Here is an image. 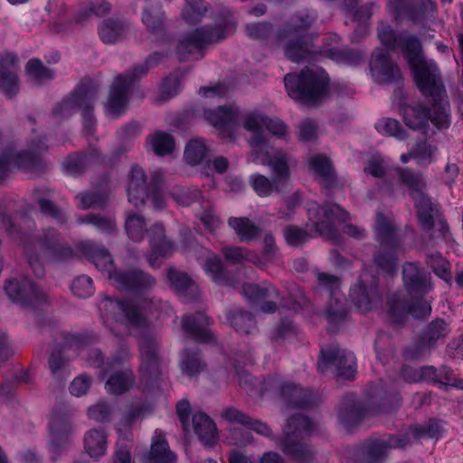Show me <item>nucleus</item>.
<instances>
[{
  "label": "nucleus",
  "mask_w": 463,
  "mask_h": 463,
  "mask_svg": "<svg viewBox=\"0 0 463 463\" xmlns=\"http://www.w3.org/2000/svg\"><path fill=\"white\" fill-rule=\"evenodd\" d=\"M152 301L121 300L116 305L124 317V324L129 334L138 342L141 357V380L146 384L157 380L161 375L159 348L156 334L147 318V307Z\"/></svg>",
  "instance_id": "1"
},
{
  "label": "nucleus",
  "mask_w": 463,
  "mask_h": 463,
  "mask_svg": "<svg viewBox=\"0 0 463 463\" xmlns=\"http://www.w3.org/2000/svg\"><path fill=\"white\" fill-rule=\"evenodd\" d=\"M402 52L413 71L417 87L423 95H433L437 99L444 92L439 68L433 61H426L421 53V43L415 36L401 40Z\"/></svg>",
  "instance_id": "2"
},
{
  "label": "nucleus",
  "mask_w": 463,
  "mask_h": 463,
  "mask_svg": "<svg viewBox=\"0 0 463 463\" xmlns=\"http://www.w3.org/2000/svg\"><path fill=\"white\" fill-rule=\"evenodd\" d=\"M314 17L308 14L297 15L285 24L278 33V38L285 42V54L294 62L318 60L322 52L314 49V45L306 40L304 33L311 26Z\"/></svg>",
  "instance_id": "3"
},
{
  "label": "nucleus",
  "mask_w": 463,
  "mask_h": 463,
  "mask_svg": "<svg viewBox=\"0 0 463 463\" xmlns=\"http://www.w3.org/2000/svg\"><path fill=\"white\" fill-rule=\"evenodd\" d=\"M289 97L314 104L325 97L329 90V77L321 68H305L299 74L288 73L284 77Z\"/></svg>",
  "instance_id": "4"
},
{
  "label": "nucleus",
  "mask_w": 463,
  "mask_h": 463,
  "mask_svg": "<svg viewBox=\"0 0 463 463\" xmlns=\"http://www.w3.org/2000/svg\"><path fill=\"white\" fill-rule=\"evenodd\" d=\"M431 98L432 112L421 103H413L401 107V115L404 124L412 130H420L424 136L428 135V122L430 120L439 129L449 126L448 114L449 104L446 100V90L439 99L433 95H424Z\"/></svg>",
  "instance_id": "5"
},
{
  "label": "nucleus",
  "mask_w": 463,
  "mask_h": 463,
  "mask_svg": "<svg viewBox=\"0 0 463 463\" xmlns=\"http://www.w3.org/2000/svg\"><path fill=\"white\" fill-rule=\"evenodd\" d=\"M163 56L162 53L155 52L147 57L143 64L135 66L131 71L115 78L106 105L110 114L118 117L125 113L128 106V92L131 84L139 76L145 75L149 69L156 67L162 61Z\"/></svg>",
  "instance_id": "6"
},
{
  "label": "nucleus",
  "mask_w": 463,
  "mask_h": 463,
  "mask_svg": "<svg viewBox=\"0 0 463 463\" xmlns=\"http://www.w3.org/2000/svg\"><path fill=\"white\" fill-rule=\"evenodd\" d=\"M419 223L434 241H447L449 238V227L446 222L440 205L428 194H420L414 200Z\"/></svg>",
  "instance_id": "7"
},
{
  "label": "nucleus",
  "mask_w": 463,
  "mask_h": 463,
  "mask_svg": "<svg viewBox=\"0 0 463 463\" xmlns=\"http://www.w3.org/2000/svg\"><path fill=\"white\" fill-rule=\"evenodd\" d=\"M260 385V395L269 392L279 395L283 402L292 408L307 409L315 402L310 390L304 389L294 382L284 380L279 375L269 376Z\"/></svg>",
  "instance_id": "8"
},
{
  "label": "nucleus",
  "mask_w": 463,
  "mask_h": 463,
  "mask_svg": "<svg viewBox=\"0 0 463 463\" xmlns=\"http://www.w3.org/2000/svg\"><path fill=\"white\" fill-rule=\"evenodd\" d=\"M226 37L222 24L205 25L187 33L178 43L176 52L180 61H186L189 56L196 59L203 56V50L210 44L218 43Z\"/></svg>",
  "instance_id": "9"
},
{
  "label": "nucleus",
  "mask_w": 463,
  "mask_h": 463,
  "mask_svg": "<svg viewBox=\"0 0 463 463\" xmlns=\"http://www.w3.org/2000/svg\"><path fill=\"white\" fill-rule=\"evenodd\" d=\"M100 89L101 86L97 80L82 79L68 98L54 106L52 114L65 118L71 117L77 109L92 110Z\"/></svg>",
  "instance_id": "10"
},
{
  "label": "nucleus",
  "mask_w": 463,
  "mask_h": 463,
  "mask_svg": "<svg viewBox=\"0 0 463 463\" xmlns=\"http://www.w3.org/2000/svg\"><path fill=\"white\" fill-rule=\"evenodd\" d=\"M410 443L408 435H390L383 439H367L354 449L353 457L357 463H383L389 449L404 448Z\"/></svg>",
  "instance_id": "11"
},
{
  "label": "nucleus",
  "mask_w": 463,
  "mask_h": 463,
  "mask_svg": "<svg viewBox=\"0 0 463 463\" xmlns=\"http://www.w3.org/2000/svg\"><path fill=\"white\" fill-rule=\"evenodd\" d=\"M322 360L318 363L321 372L332 371L336 376L352 379L355 373L354 356L337 345L321 349Z\"/></svg>",
  "instance_id": "12"
},
{
  "label": "nucleus",
  "mask_w": 463,
  "mask_h": 463,
  "mask_svg": "<svg viewBox=\"0 0 463 463\" xmlns=\"http://www.w3.org/2000/svg\"><path fill=\"white\" fill-rule=\"evenodd\" d=\"M5 290L10 299L24 307L35 309L48 303L45 293L38 289L35 284L27 278L21 280L16 279L7 280Z\"/></svg>",
  "instance_id": "13"
},
{
  "label": "nucleus",
  "mask_w": 463,
  "mask_h": 463,
  "mask_svg": "<svg viewBox=\"0 0 463 463\" xmlns=\"http://www.w3.org/2000/svg\"><path fill=\"white\" fill-rule=\"evenodd\" d=\"M94 339L95 336L90 334L64 335L61 346L57 349H52L49 354L48 365L52 374L59 382H61L69 366V360L63 356V351L67 349L78 350L90 344Z\"/></svg>",
  "instance_id": "14"
},
{
  "label": "nucleus",
  "mask_w": 463,
  "mask_h": 463,
  "mask_svg": "<svg viewBox=\"0 0 463 463\" xmlns=\"http://www.w3.org/2000/svg\"><path fill=\"white\" fill-rule=\"evenodd\" d=\"M350 298L361 312H369L377 307L383 300L377 278L363 273L358 283L351 288Z\"/></svg>",
  "instance_id": "15"
},
{
  "label": "nucleus",
  "mask_w": 463,
  "mask_h": 463,
  "mask_svg": "<svg viewBox=\"0 0 463 463\" xmlns=\"http://www.w3.org/2000/svg\"><path fill=\"white\" fill-rule=\"evenodd\" d=\"M109 281L120 290L135 293L147 292L156 285L154 276L139 269L110 272Z\"/></svg>",
  "instance_id": "16"
},
{
  "label": "nucleus",
  "mask_w": 463,
  "mask_h": 463,
  "mask_svg": "<svg viewBox=\"0 0 463 463\" xmlns=\"http://www.w3.org/2000/svg\"><path fill=\"white\" fill-rule=\"evenodd\" d=\"M314 228L320 235L329 240L337 241L339 233L335 222H345L349 213L337 203H326L315 210Z\"/></svg>",
  "instance_id": "17"
},
{
  "label": "nucleus",
  "mask_w": 463,
  "mask_h": 463,
  "mask_svg": "<svg viewBox=\"0 0 463 463\" xmlns=\"http://www.w3.org/2000/svg\"><path fill=\"white\" fill-rule=\"evenodd\" d=\"M71 416V411L65 408L55 409L52 411L50 420V446L53 453L63 452L70 443L72 432Z\"/></svg>",
  "instance_id": "18"
},
{
  "label": "nucleus",
  "mask_w": 463,
  "mask_h": 463,
  "mask_svg": "<svg viewBox=\"0 0 463 463\" xmlns=\"http://www.w3.org/2000/svg\"><path fill=\"white\" fill-rule=\"evenodd\" d=\"M33 150L16 152L14 149H7L0 155V182L5 179L13 165L17 167H35L40 162L39 154L47 148L44 143L41 142Z\"/></svg>",
  "instance_id": "19"
},
{
  "label": "nucleus",
  "mask_w": 463,
  "mask_h": 463,
  "mask_svg": "<svg viewBox=\"0 0 463 463\" xmlns=\"http://www.w3.org/2000/svg\"><path fill=\"white\" fill-rule=\"evenodd\" d=\"M35 241L46 256L53 261H65L74 256L71 247L54 228L43 229Z\"/></svg>",
  "instance_id": "20"
},
{
  "label": "nucleus",
  "mask_w": 463,
  "mask_h": 463,
  "mask_svg": "<svg viewBox=\"0 0 463 463\" xmlns=\"http://www.w3.org/2000/svg\"><path fill=\"white\" fill-rule=\"evenodd\" d=\"M373 76L379 82L399 81L402 78L399 67L391 61L388 50L376 49L370 62Z\"/></svg>",
  "instance_id": "21"
},
{
  "label": "nucleus",
  "mask_w": 463,
  "mask_h": 463,
  "mask_svg": "<svg viewBox=\"0 0 463 463\" xmlns=\"http://www.w3.org/2000/svg\"><path fill=\"white\" fill-rule=\"evenodd\" d=\"M404 287L410 296L416 298L431 289L430 276L414 262H408L402 269Z\"/></svg>",
  "instance_id": "22"
},
{
  "label": "nucleus",
  "mask_w": 463,
  "mask_h": 463,
  "mask_svg": "<svg viewBox=\"0 0 463 463\" xmlns=\"http://www.w3.org/2000/svg\"><path fill=\"white\" fill-rule=\"evenodd\" d=\"M278 446L294 463H311L317 456V450L312 445L291 436L281 437Z\"/></svg>",
  "instance_id": "23"
},
{
  "label": "nucleus",
  "mask_w": 463,
  "mask_h": 463,
  "mask_svg": "<svg viewBox=\"0 0 463 463\" xmlns=\"http://www.w3.org/2000/svg\"><path fill=\"white\" fill-rule=\"evenodd\" d=\"M374 231L379 246L383 249L401 248L402 239L397 233L396 224L392 216L377 212Z\"/></svg>",
  "instance_id": "24"
},
{
  "label": "nucleus",
  "mask_w": 463,
  "mask_h": 463,
  "mask_svg": "<svg viewBox=\"0 0 463 463\" xmlns=\"http://www.w3.org/2000/svg\"><path fill=\"white\" fill-rule=\"evenodd\" d=\"M104 156L98 147L90 145L85 153H73L68 156L62 163L67 173L72 175L82 174L91 164H101L104 162Z\"/></svg>",
  "instance_id": "25"
},
{
  "label": "nucleus",
  "mask_w": 463,
  "mask_h": 463,
  "mask_svg": "<svg viewBox=\"0 0 463 463\" xmlns=\"http://www.w3.org/2000/svg\"><path fill=\"white\" fill-rule=\"evenodd\" d=\"M148 183L145 170L138 166H132L128 174V201L134 206L138 207L145 203L148 197Z\"/></svg>",
  "instance_id": "26"
},
{
  "label": "nucleus",
  "mask_w": 463,
  "mask_h": 463,
  "mask_svg": "<svg viewBox=\"0 0 463 463\" xmlns=\"http://www.w3.org/2000/svg\"><path fill=\"white\" fill-rule=\"evenodd\" d=\"M210 318L203 313L198 312L182 317V327L189 336L203 344L210 343L213 339L208 326Z\"/></svg>",
  "instance_id": "27"
},
{
  "label": "nucleus",
  "mask_w": 463,
  "mask_h": 463,
  "mask_svg": "<svg viewBox=\"0 0 463 463\" xmlns=\"http://www.w3.org/2000/svg\"><path fill=\"white\" fill-rule=\"evenodd\" d=\"M309 166L316 178L326 189L338 186V179L331 160L324 155H317L309 159Z\"/></svg>",
  "instance_id": "28"
},
{
  "label": "nucleus",
  "mask_w": 463,
  "mask_h": 463,
  "mask_svg": "<svg viewBox=\"0 0 463 463\" xmlns=\"http://www.w3.org/2000/svg\"><path fill=\"white\" fill-rule=\"evenodd\" d=\"M166 276L171 287L179 296L189 300L199 297V288L187 273L171 267L167 269Z\"/></svg>",
  "instance_id": "29"
},
{
  "label": "nucleus",
  "mask_w": 463,
  "mask_h": 463,
  "mask_svg": "<svg viewBox=\"0 0 463 463\" xmlns=\"http://www.w3.org/2000/svg\"><path fill=\"white\" fill-rule=\"evenodd\" d=\"M237 116V109L223 106H220L216 109L204 110L205 118L218 128L224 137H232V126Z\"/></svg>",
  "instance_id": "30"
},
{
  "label": "nucleus",
  "mask_w": 463,
  "mask_h": 463,
  "mask_svg": "<svg viewBox=\"0 0 463 463\" xmlns=\"http://www.w3.org/2000/svg\"><path fill=\"white\" fill-rule=\"evenodd\" d=\"M365 413L366 409L354 394H346L338 407V418L346 428L358 423Z\"/></svg>",
  "instance_id": "31"
},
{
  "label": "nucleus",
  "mask_w": 463,
  "mask_h": 463,
  "mask_svg": "<svg viewBox=\"0 0 463 463\" xmlns=\"http://www.w3.org/2000/svg\"><path fill=\"white\" fill-rule=\"evenodd\" d=\"M150 245L152 253L148 256V262L153 265L156 255L166 257L173 250V243L165 235V228L162 224L156 223L149 232Z\"/></svg>",
  "instance_id": "32"
},
{
  "label": "nucleus",
  "mask_w": 463,
  "mask_h": 463,
  "mask_svg": "<svg viewBox=\"0 0 463 463\" xmlns=\"http://www.w3.org/2000/svg\"><path fill=\"white\" fill-rule=\"evenodd\" d=\"M230 326L241 335H250L257 330L254 316L241 307H233L227 312Z\"/></svg>",
  "instance_id": "33"
},
{
  "label": "nucleus",
  "mask_w": 463,
  "mask_h": 463,
  "mask_svg": "<svg viewBox=\"0 0 463 463\" xmlns=\"http://www.w3.org/2000/svg\"><path fill=\"white\" fill-rule=\"evenodd\" d=\"M164 13L160 10L146 8L142 14V22L146 26L154 42H165L168 40L164 24Z\"/></svg>",
  "instance_id": "34"
},
{
  "label": "nucleus",
  "mask_w": 463,
  "mask_h": 463,
  "mask_svg": "<svg viewBox=\"0 0 463 463\" xmlns=\"http://www.w3.org/2000/svg\"><path fill=\"white\" fill-rule=\"evenodd\" d=\"M438 11L434 0H413L405 8V15L413 23L421 24L435 17Z\"/></svg>",
  "instance_id": "35"
},
{
  "label": "nucleus",
  "mask_w": 463,
  "mask_h": 463,
  "mask_svg": "<svg viewBox=\"0 0 463 463\" xmlns=\"http://www.w3.org/2000/svg\"><path fill=\"white\" fill-rule=\"evenodd\" d=\"M80 251L89 258L94 265L101 270H107L109 274L113 265V260L109 252L103 248H99L90 241H83L79 245Z\"/></svg>",
  "instance_id": "36"
},
{
  "label": "nucleus",
  "mask_w": 463,
  "mask_h": 463,
  "mask_svg": "<svg viewBox=\"0 0 463 463\" xmlns=\"http://www.w3.org/2000/svg\"><path fill=\"white\" fill-rule=\"evenodd\" d=\"M193 429L204 445H212L216 439V425L204 412L194 414Z\"/></svg>",
  "instance_id": "37"
},
{
  "label": "nucleus",
  "mask_w": 463,
  "mask_h": 463,
  "mask_svg": "<svg viewBox=\"0 0 463 463\" xmlns=\"http://www.w3.org/2000/svg\"><path fill=\"white\" fill-rule=\"evenodd\" d=\"M84 450L92 458H99L105 455L108 448L107 434L98 429H91L86 432L83 439Z\"/></svg>",
  "instance_id": "38"
},
{
  "label": "nucleus",
  "mask_w": 463,
  "mask_h": 463,
  "mask_svg": "<svg viewBox=\"0 0 463 463\" xmlns=\"http://www.w3.org/2000/svg\"><path fill=\"white\" fill-rule=\"evenodd\" d=\"M203 269L214 283L235 288L234 281L230 278L222 260L216 254H211L206 258Z\"/></svg>",
  "instance_id": "39"
},
{
  "label": "nucleus",
  "mask_w": 463,
  "mask_h": 463,
  "mask_svg": "<svg viewBox=\"0 0 463 463\" xmlns=\"http://www.w3.org/2000/svg\"><path fill=\"white\" fill-rule=\"evenodd\" d=\"M33 199L43 215L54 220L60 225L67 223V213L56 203L43 196L39 191L33 192Z\"/></svg>",
  "instance_id": "40"
},
{
  "label": "nucleus",
  "mask_w": 463,
  "mask_h": 463,
  "mask_svg": "<svg viewBox=\"0 0 463 463\" xmlns=\"http://www.w3.org/2000/svg\"><path fill=\"white\" fill-rule=\"evenodd\" d=\"M288 161V156L282 152L277 153L268 161V165L272 169L275 185H280L281 188L287 184L290 177Z\"/></svg>",
  "instance_id": "41"
},
{
  "label": "nucleus",
  "mask_w": 463,
  "mask_h": 463,
  "mask_svg": "<svg viewBox=\"0 0 463 463\" xmlns=\"http://www.w3.org/2000/svg\"><path fill=\"white\" fill-rule=\"evenodd\" d=\"M348 314L345 298L341 294H335L330 297L327 307L325 309V317L330 325H339L343 323Z\"/></svg>",
  "instance_id": "42"
},
{
  "label": "nucleus",
  "mask_w": 463,
  "mask_h": 463,
  "mask_svg": "<svg viewBox=\"0 0 463 463\" xmlns=\"http://www.w3.org/2000/svg\"><path fill=\"white\" fill-rule=\"evenodd\" d=\"M135 383V376L130 369L113 373L106 383L108 391L112 394H122L130 390Z\"/></svg>",
  "instance_id": "43"
},
{
  "label": "nucleus",
  "mask_w": 463,
  "mask_h": 463,
  "mask_svg": "<svg viewBox=\"0 0 463 463\" xmlns=\"http://www.w3.org/2000/svg\"><path fill=\"white\" fill-rule=\"evenodd\" d=\"M397 172L400 181L409 189L413 200L425 194L426 182L420 173L409 168H399Z\"/></svg>",
  "instance_id": "44"
},
{
  "label": "nucleus",
  "mask_w": 463,
  "mask_h": 463,
  "mask_svg": "<svg viewBox=\"0 0 463 463\" xmlns=\"http://www.w3.org/2000/svg\"><path fill=\"white\" fill-rule=\"evenodd\" d=\"M313 430L314 423L310 419L303 414L297 413L288 418L283 436H291L298 439L302 435L311 434Z\"/></svg>",
  "instance_id": "45"
},
{
  "label": "nucleus",
  "mask_w": 463,
  "mask_h": 463,
  "mask_svg": "<svg viewBox=\"0 0 463 463\" xmlns=\"http://www.w3.org/2000/svg\"><path fill=\"white\" fill-rule=\"evenodd\" d=\"M266 117L256 112H250L246 115L244 119L245 129L254 133L250 139V145L253 149L260 147L265 144V138L261 135V128L264 127ZM257 154V150H254Z\"/></svg>",
  "instance_id": "46"
},
{
  "label": "nucleus",
  "mask_w": 463,
  "mask_h": 463,
  "mask_svg": "<svg viewBox=\"0 0 463 463\" xmlns=\"http://www.w3.org/2000/svg\"><path fill=\"white\" fill-rule=\"evenodd\" d=\"M205 363L201 357L199 349H184V355L180 364L183 373L189 376H195L205 369Z\"/></svg>",
  "instance_id": "47"
},
{
  "label": "nucleus",
  "mask_w": 463,
  "mask_h": 463,
  "mask_svg": "<svg viewBox=\"0 0 463 463\" xmlns=\"http://www.w3.org/2000/svg\"><path fill=\"white\" fill-rule=\"evenodd\" d=\"M126 31V24L118 19L105 20L99 30L100 39L105 43H114L120 40Z\"/></svg>",
  "instance_id": "48"
},
{
  "label": "nucleus",
  "mask_w": 463,
  "mask_h": 463,
  "mask_svg": "<svg viewBox=\"0 0 463 463\" xmlns=\"http://www.w3.org/2000/svg\"><path fill=\"white\" fill-rule=\"evenodd\" d=\"M146 463H176V456L169 449L167 442L158 438L151 445Z\"/></svg>",
  "instance_id": "49"
},
{
  "label": "nucleus",
  "mask_w": 463,
  "mask_h": 463,
  "mask_svg": "<svg viewBox=\"0 0 463 463\" xmlns=\"http://www.w3.org/2000/svg\"><path fill=\"white\" fill-rule=\"evenodd\" d=\"M399 249H383L379 246V250L373 257L375 266L387 274L392 275L397 269V250Z\"/></svg>",
  "instance_id": "50"
},
{
  "label": "nucleus",
  "mask_w": 463,
  "mask_h": 463,
  "mask_svg": "<svg viewBox=\"0 0 463 463\" xmlns=\"http://www.w3.org/2000/svg\"><path fill=\"white\" fill-rule=\"evenodd\" d=\"M125 230L132 241H140L147 232L144 217L136 213H128L125 222Z\"/></svg>",
  "instance_id": "51"
},
{
  "label": "nucleus",
  "mask_w": 463,
  "mask_h": 463,
  "mask_svg": "<svg viewBox=\"0 0 463 463\" xmlns=\"http://www.w3.org/2000/svg\"><path fill=\"white\" fill-rule=\"evenodd\" d=\"M207 10L208 6L203 0H184L182 17L188 24H194L201 22Z\"/></svg>",
  "instance_id": "52"
},
{
  "label": "nucleus",
  "mask_w": 463,
  "mask_h": 463,
  "mask_svg": "<svg viewBox=\"0 0 463 463\" xmlns=\"http://www.w3.org/2000/svg\"><path fill=\"white\" fill-rule=\"evenodd\" d=\"M325 53L337 62L351 66L359 64L364 59L361 52L348 48H331L326 50Z\"/></svg>",
  "instance_id": "53"
},
{
  "label": "nucleus",
  "mask_w": 463,
  "mask_h": 463,
  "mask_svg": "<svg viewBox=\"0 0 463 463\" xmlns=\"http://www.w3.org/2000/svg\"><path fill=\"white\" fill-rule=\"evenodd\" d=\"M241 292L248 299L254 302L279 297V291L274 287L263 288L254 283L244 284Z\"/></svg>",
  "instance_id": "54"
},
{
  "label": "nucleus",
  "mask_w": 463,
  "mask_h": 463,
  "mask_svg": "<svg viewBox=\"0 0 463 463\" xmlns=\"http://www.w3.org/2000/svg\"><path fill=\"white\" fill-rule=\"evenodd\" d=\"M228 222L241 237V241H249L259 235L260 229L248 218H230Z\"/></svg>",
  "instance_id": "55"
},
{
  "label": "nucleus",
  "mask_w": 463,
  "mask_h": 463,
  "mask_svg": "<svg viewBox=\"0 0 463 463\" xmlns=\"http://www.w3.org/2000/svg\"><path fill=\"white\" fill-rule=\"evenodd\" d=\"M449 333L448 324L444 319L437 318L430 322L421 334L432 345L444 340Z\"/></svg>",
  "instance_id": "56"
},
{
  "label": "nucleus",
  "mask_w": 463,
  "mask_h": 463,
  "mask_svg": "<svg viewBox=\"0 0 463 463\" xmlns=\"http://www.w3.org/2000/svg\"><path fill=\"white\" fill-rule=\"evenodd\" d=\"M26 72L32 80L42 82L43 80H51L54 78V71L44 66L39 59H31L25 66Z\"/></svg>",
  "instance_id": "57"
},
{
  "label": "nucleus",
  "mask_w": 463,
  "mask_h": 463,
  "mask_svg": "<svg viewBox=\"0 0 463 463\" xmlns=\"http://www.w3.org/2000/svg\"><path fill=\"white\" fill-rule=\"evenodd\" d=\"M250 184L255 193L261 197L269 196L272 192L279 193L281 191L280 185H275L273 179H269L263 175L254 174L250 177Z\"/></svg>",
  "instance_id": "58"
},
{
  "label": "nucleus",
  "mask_w": 463,
  "mask_h": 463,
  "mask_svg": "<svg viewBox=\"0 0 463 463\" xmlns=\"http://www.w3.org/2000/svg\"><path fill=\"white\" fill-rule=\"evenodd\" d=\"M207 148L202 139H192L185 146L184 159L191 165L201 164L206 157Z\"/></svg>",
  "instance_id": "59"
},
{
  "label": "nucleus",
  "mask_w": 463,
  "mask_h": 463,
  "mask_svg": "<svg viewBox=\"0 0 463 463\" xmlns=\"http://www.w3.org/2000/svg\"><path fill=\"white\" fill-rule=\"evenodd\" d=\"M172 198L180 205L189 206L204 199L202 192L194 187H175L170 193Z\"/></svg>",
  "instance_id": "60"
},
{
  "label": "nucleus",
  "mask_w": 463,
  "mask_h": 463,
  "mask_svg": "<svg viewBox=\"0 0 463 463\" xmlns=\"http://www.w3.org/2000/svg\"><path fill=\"white\" fill-rule=\"evenodd\" d=\"M79 201V207L83 210L89 208H99L106 204L109 194L107 192H84L75 197Z\"/></svg>",
  "instance_id": "61"
},
{
  "label": "nucleus",
  "mask_w": 463,
  "mask_h": 463,
  "mask_svg": "<svg viewBox=\"0 0 463 463\" xmlns=\"http://www.w3.org/2000/svg\"><path fill=\"white\" fill-rule=\"evenodd\" d=\"M360 0H342L343 8L354 21L369 19L373 14V2L358 6Z\"/></svg>",
  "instance_id": "62"
},
{
  "label": "nucleus",
  "mask_w": 463,
  "mask_h": 463,
  "mask_svg": "<svg viewBox=\"0 0 463 463\" xmlns=\"http://www.w3.org/2000/svg\"><path fill=\"white\" fill-rule=\"evenodd\" d=\"M389 315L393 323H402L410 315V304L397 295L388 298Z\"/></svg>",
  "instance_id": "63"
},
{
  "label": "nucleus",
  "mask_w": 463,
  "mask_h": 463,
  "mask_svg": "<svg viewBox=\"0 0 463 463\" xmlns=\"http://www.w3.org/2000/svg\"><path fill=\"white\" fill-rule=\"evenodd\" d=\"M375 128L378 132L385 136L393 137L399 140H404L408 137V134L402 128L401 123L394 118H383L377 122Z\"/></svg>",
  "instance_id": "64"
}]
</instances>
